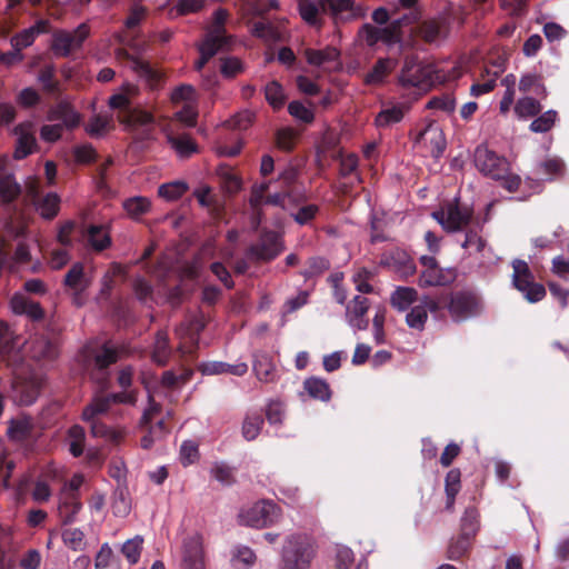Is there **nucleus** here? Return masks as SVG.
Masks as SVG:
<instances>
[{"mask_svg": "<svg viewBox=\"0 0 569 569\" xmlns=\"http://www.w3.org/2000/svg\"><path fill=\"white\" fill-rule=\"evenodd\" d=\"M406 112L405 104H391L382 108L375 118V124L377 128L385 129L395 123H399Z\"/></svg>", "mask_w": 569, "mask_h": 569, "instance_id": "393cba45", "label": "nucleus"}, {"mask_svg": "<svg viewBox=\"0 0 569 569\" xmlns=\"http://www.w3.org/2000/svg\"><path fill=\"white\" fill-rule=\"evenodd\" d=\"M472 540L473 538L465 537L463 533L451 538L447 548V558L453 561L460 560L470 550Z\"/></svg>", "mask_w": 569, "mask_h": 569, "instance_id": "72a5a7b5", "label": "nucleus"}, {"mask_svg": "<svg viewBox=\"0 0 569 569\" xmlns=\"http://www.w3.org/2000/svg\"><path fill=\"white\" fill-rule=\"evenodd\" d=\"M229 43V38L223 33L209 32L202 43L199 46V52H204L206 56L213 57L219 50Z\"/></svg>", "mask_w": 569, "mask_h": 569, "instance_id": "58836bf2", "label": "nucleus"}, {"mask_svg": "<svg viewBox=\"0 0 569 569\" xmlns=\"http://www.w3.org/2000/svg\"><path fill=\"white\" fill-rule=\"evenodd\" d=\"M211 475L223 486L234 482L233 469L226 463H216L211 469Z\"/></svg>", "mask_w": 569, "mask_h": 569, "instance_id": "338daca9", "label": "nucleus"}, {"mask_svg": "<svg viewBox=\"0 0 569 569\" xmlns=\"http://www.w3.org/2000/svg\"><path fill=\"white\" fill-rule=\"evenodd\" d=\"M131 510V502L126 485H118L113 492L112 511L116 517H126Z\"/></svg>", "mask_w": 569, "mask_h": 569, "instance_id": "e433bc0d", "label": "nucleus"}, {"mask_svg": "<svg viewBox=\"0 0 569 569\" xmlns=\"http://www.w3.org/2000/svg\"><path fill=\"white\" fill-rule=\"evenodd\" d=\"M433 67L421 63L417 56H406L399 74V84L406 89L428 90L433 82Z\"/></svg>", "mask_w": 569, "mask_h": 569, "instance_id": "7ed1b4c3", "label": "nucleus"}, {"mask_svg": "<svg viewBox=\"0 0 569 569\" xmlns=\"http://www.w3.org/2000/svg\"><path fill=\"white\" fill-rule=\"evenodd\" d=\"M68 436L71 439L69 447L70 453L73 457H80L83 453L84 429L79 425H74L68 430Z\"/></svg>", "mask_w": 569, "mask_h": 569, "instance_id": "4d7b16f0", "label": "nucleus"}, {"mask_svg": "<svg viewBox=\"0 0 569 569\" xmlns=\"http://www.w3.org/2000/svg\"><path fill=\"white\" fill-rule=\"evenodd\" d=\"M418 300V292L415 288L398 287L390 296L392 308L398 311H406L413 302Z\"/></svg>", "mask_w": 569, "mask_h": 569, "instance_id": "c756f323", "label": "nucleus"}, {"mask_svg": "<svg viewBox=\"0 0 569 569\" xmlns=\"http://www.w3.org/2000/svg\"><path fill=\"white\" fill-rule=\"evenodd\" d=\"M188 190V184L184 181H172L163 183L158 188V194L169 201L181 198Z\"/></svg>", "mask_w": 569, "mask_h": 569, "instance_id": "09e8293b", "label": "nucleus"}, {"mask_svg": "<svg viewBox=\"0 0 569 569\" xmlns=\"http://www.w3.org/2000/svg\"><path fill=\"white\" fill-rule=\"evenodd\" d=\"M298 11L301 19L312 27L320 28L322 26V19L320 17L322 12L321 0L315 2L312 0H298Z\"/></svg>", "mask_w": 569, "mask_h": 569, "instance_id": "a878e982", "label": "nucleus"}, {"mask_svg": "<svg viewBox=\"0 0 569 569\" xmlns=\"http://www.w3.org/2000/svg\"><path fill=\"white\" fill-rule=\"evenodd\" d=\"M219 177L221 180V187L227 193L234 194L241 189V179L230 169H222L219 172Z\"/></svg>", "mask_w": 569, "mask_h": 569, "instance_id": "680f3d73", "label": "nucleus"}, {"mask_svg": "<svg viewBox=\"0 0 569 569\" xmlns=\"http://www.w3.org/2000/svg\"><path fill=\"white\" fill-rule=\"evenodd\" d=\"M62 541L73 551H82L87 547L84 533L78 528L64 529L62 531Z\"/></svg>", "mask_w": 569, "mask_h": 569, "instance_id": "8fccbe9b", "label": "nucleus"}, {"mask_svg": "<svg viewBox=\"0 0 569 569\" xmlns=\"http://www.w3.org/2000/svg\"><path fill=\"white\" fill-rule=\"evenodd\" d=\"M243 71V63L236 57L221 58L220 72L224 78H233Z\"/></svg>", "mask_w": 569, "mask_h": 569, "instance_id": "69168bd1", "label": "nucleus"}, {"mask_svg": "<svg viewBox=\"0 0 569 569\" xmlns=\"http://www.w3.org/2000/svg\"><path fill=\"white\" fill-rule=\"evenodd\" d=\"M142 543L143 539L140 536H136L134 538L129 539L123 543L121 551L131 565H134L139 561Z\"/></svg>", "mask_w": 569, "mask_h": 569, "instance_id": "bf43d9fd", "label": "nucleus"}, {"mask_svg": "<svg viewBox=\"0 0 569 569\" xmlns=\"http://www.w3.org/2000/svg\"><path fill=\"white\" fill-rule=\"evenodd\" d=\"M316 555L312 540L307 535L296 533L286 539L278 569H309Z\"/></svg>", "mask_w": 569, "mask_h": 569, "instance_id": "f03ea898", "label": "nucleus"}, {"mask_svg": "<svg viewBox=\"0 0 569 569\" xmlns=\"http://www.w3.org/2000/svg\"><path fill=\"white\" fill-rule=\"evenodd\" d=\"M448 300L449 295H441L437 298L425 295L420 298L421 303L426 306L427 312L429 311L436 316L440 315L443 309H447Z\"/></svg>", "mask_w": 569, "mask_h": 569, "instance_id": "e2e57ef3", "label": "nucleus"}, {"mask_svg": "<svg viewBox=\"0 0 569 569\" xmlns=\"http://www.w3.org/2000/svg\"><path fill=\"white\" fill-rule=\"evenodd\" d=\"M519 90L521 92H532L537 97L543 99L547 97V89L537 73H526L519 80Z\"/></svg>", "mask_w": 569, "mask_h": 569, "instance_id": "c9c22d12", "label": "nucleus"}, {"mask_svg": "<svg viewBox=\"0 0 569 569\" xmlns=\"http://www.w3.org/2000/svg\"><path fill=\"white\" fill-rule=\"evenodd\" d=\"M536 171L547 180H553L565 174V162L559 158L547 159L537 164Z\"/></svg>", "mask_w": 569, "mask_h": 569, "instance_id": "a19ab883", "label": "nucleus"}, {"mask_svg": "<svg viewBox=\"0 0 569 569\" xmlns=\"http://www.w3.org/2000/svg\"><path fill=\"white\" fill-rule=\"evenodd\" d=\"M170 355L171 349L169 346L168 333L166 331L159 330L156 333L152 360L159 366H164L168 362Z\"/></svg>", "mask_w": 569, "mask_h": 569, "instance_id": "f704fd0d", "label": "nucleus"}, {"mask_svg": "<svg viewBox=\"0 0 569 569\" xmlns=\"http://www.w3.org/2000/svg\"><path fill=\"white\" fill-rule=\"evenodd\" d=\"M49 27L50 24L48 20L37 21L33 26L22 30L11 39L12 47H17L22 50L23 48L31 46L37 36L49 31Z\"/></svg>", "mask_w": 569, "mask_h": 569, "instance_id": "b1692460", "label": "nucleus"}, {"mask_svg": "<svg viewBox=\"0 0 569 569\" xmlns=\"http://www.w3.org/2000/svg\"><path fill=\"white\" fill-rule=\"evenodd\" d=\"M87 237L90 246L97 251H102L111 244V238L102 226L91 224Z\"/></svg>", "mask_w": 569, "mask_h": 569, "instance_id": "ea45409f", "label": "nucleus"}, {"mask_svg": "<svg viewBox=\"0 0 569 569\" xmlns=\"http://www.w3.org/2000/svg\"><path fill=\"white\" fill-rule=\"evenodd\" d=\"M512 284L520 291L525 299L530 303L541 301L546 296V288L533 281V274L525 260L515 259L512 261Z\"/></svg>", "mask_w": 569, "mask_h": 569, "instance_id": "39448f33", "label": "nucleus"}, {"mask_svg": "<svg viewBox=\"0 0 569 569\" xmlns=\"http://www.w3.org/2000/svg\"><path fill=\"white\" fill-rule=\"evenodd\" d=\"M415 142L423 143L426 147H429L431 156L436 159L440 158L447 148V141L442 130L433 123H429L419 132Z\"/></svg>", "mask_w": 569, "mask_h": 569, "instance_id": "2eb2a0df", "label": "nucleus"}, {"mask_svg": "<svg viewBox=\"0 0 569 569\" xmlns=\"http://www.w3.org/2000/svg\"><path fill=\"white\" fill-rule=\"evenodd\" d=\"M397 61L390 58H380L372 67V69L366 74L365 82L367 84H379L381 83L387 74L396 67Z\"/></svg>", "mask_w": 569, "mask_h": 569, "instance_id": "2f4dec72", "label": "nucleus"}, {"mask_svg": "<svg viewBox=\"0 0 569 569\" xmlns=\"http://www.w3.org/2000/svg\"><path fill=\"white\" fill-rule=\"evenodd\" d=\"M253 371L260 381H273L276 376V367L272 362V358L266 352L254 353Z\"/></svg>", "mask_w": 569, "mask_h": 569, "instance_id": "cd10ccee", "label": "nucleus"}, {"mask_svg": "<svg viewBox=\"0 0 569 569\" xmlns=\"http://www.w3.org/2000/svg\"><path fill=\"white\" fill-rule=\"evenodd\" d=\"M31 357L38 361L51 362L59 356V348L56 341L39 337L34 339L30 348Z\"/></svg>", "mask_w": 569, "mask_h": 569, "instance_id": "4be33fe9", "label": "nucleus"}, {"mask_svg": "<svg viewBox=\"0 0 569 569\" xmlns=\"http://www.w3.org/2000/svg\"><path fill=\"white\" fill-rule=\"evenodd\" d=\"M19 402L22 406H31L36 402L40 393V387L36 382H23L17 387Z\"/></svg>", "mask_w": 569, "mask_h": 569, "instance_id": "6e6d98bb", "label": "nucleus"}, {"mask_svg": "<svg viewBox=\"0 0 569 569\" xmlns=\"http://www.w3.org/2000/svg\"><path fill=\"white\" fill-rule=\"evenodd\" d=\"M284 250L282 237L274 230H261L256 243L246 250V257L256 262H269Z\"/></svg>", "mask_w": 569, "mask_h": 569, "instance_id": "20e7f679", "label": "nucleus"}, {"mask_svg": "<svg viewBox=\"0 0 569 569\" xmlns=\"http://www.w3.org/2000/svg\"><path fill=\"white\" fill-rule=\"evenodd\" d=\"M168 142L182 158H188L197 151L196 142L187 134L180 137L168 136Z\"/></svg>", "mask_w": 569, "mask_h": 569, "instance_id": "49530a36", "label": "nucleus"}, {"mask_svg": "<svg viewBox=\"0 0 569 569\" xmlns=\"http://www.w3.org/2000/svg\"><path fill=\"white\" fill-rule=\"evenodd\" d=\"M472 219V211L468 207H462L458 200L447 204V231L456 232L465 229Z\"/></svg>", "mask_w": 569, "mask_h": 569, "instance_id": "a211bd4d", "label": "nucleus"}, {"mask_svg": "<svg viewBox=\"0 0 569 569\" xmlns=\"http://www.w3.org/2000/svg\"><path fill=\"white\" fill-rule=\"evenodd\" d=\"M264 420L260 413L247 415L242 423V436L246 440H254L262 429Z\"/></svg>", "mask_w": 569, "mask_h": 569, "instance_id": "37998d69", "label": "nucleus"}, {"mask_svg": "<svg viewBox=\"0 0 569 569\" xmlns=\"http://www.w3.org/2000/svg\"><path fill=\"white\" fill-rule=\"evenodd\" d=\"M10 307L16 315H26L31 320H41L44 316L43 309L40 303L26 298L24 296L16 295L10 301Z\"/></svg>", "mask_w": 569, "mask_h": 569, "instance_id": "5701e85b", "label": "nucleus"}, {"mask_svg": "<svg viewBox=\"0 0 569 569\" xmlns=\"http://www.w3.org/2000/svg\"><path fill=\"white\" fill-rule=\"evenodd\" d=\"M204 6V0H178L176 6L170 9L171 18L186 16L200 11Z\"/></svg>", "mask_w": 569, "mask_h": 569, "instance_id": "5fc2aeb1", "label": "nucleus"}, {"mask_svg": "<svg viewBox=\"0 0 569 569\" xmlns=\"http://www.w3.org/2000/svg\"><path fill=\"white\" fill-rule=\"evenodd\" d=\"M182 569H204L202 537L199 533L183 540Z\"/></svg>", "mask_w": 569, "mask_h": 569, "instance_id": "ddd939ff", "label": "nucleus"}, {"mask_svg": "<svg viewBox=\"0 0 569 569\" xmlns=\"http://www.w3.org/2000/svg\"><path fill=\"white\" fill-rule=\"evenodd\" d=\"M457 278L456 269L440 268L438 264L420 273L418 284L421 288L443 287L451 284Z\"/></svg>", "mask_w": 569, "mask_h": 569, "instance_id": "dca6fc26", "label": "nucleus"}, {"mask_svg": "<svg viewBox=\"0 0 569 569\" xmlns=\"http://www.w3.org/2000/svg\"><path fill=\"white\" fill-rule=\"evenodd\" d=\"M288 112L290 116L305 123H311L315 119L312 110L307 108L300 101H291L288 104Z\"/></svg>", "mask_w": 569, "mask_h": 569, "instance_id": "0e129e2a", "label": "nucleus"}, {"mask_svg": "<svg viewBox=\"0 0 569 569\" xmlns=\"http://www.w3.org/2000/svg\"><path fill=\"white\" fill-rule=\"evenodd\" d=\"M81 508L82 503L80 502L79 497L76 495H64L58 507L59 517L61 518L62 523L69 525L73 522Z\"/></svg>", "mask_w": 569, "mask_h": 569, "instance_id": "7c9ffc66", "label": "nucleus"}, {"mask_svg": "<svg viewBox=\"0 0 569 569\" xmlns=\"http://www.w3.org/2000/svg\"><path fill=\"white\" fill-rule=\"evenodd\" d=\"M29 193L37 211L43 219L51 220L58 214L60 209V197L56 192H48L46 196L40 198L37 188L31 186L29 188Z\"/></svg>", "mask_w": 569, "mask_h": 569, "instance_id": "f3484780", "label": "nucleus"}, {"mask_svg": "<svg viewBox=\"0 0 569 569\" xmlns=\"http://www.w3.org/2000/svg\"><path fill=\"white\" fill-rule=\"evenodd\" d=\"M48 120H60L62 128L72 130L80 123V114L73 109L70 102L60 101L48 112Z\"/></svg>", "mask_w": 569, "mask_h": 569, "instance_id": "6ab92c4d", "label": "nucleus"}, {"mask_svg": "<svg viewBox=\"0 0 569 569\" xmlns=\"http://www.w3.org/2000/svg\"><path fill=\"white\" fill-rule=\"evenodd\" d=\"M150 207L151 202L146 197H133L123 202L124 210L133 219L146 214L150 210Z\"/></svg>", "mask_w": 569, "mask_h": 569, "instance_id": "de8ad7c7", "label": "nucleus"}, {"mask_svg": "<svg viewBox=\"0 0 569 569\" xmlns=\"http://www.w3.org/2000/svg\"><path fill=\"white\" fill-rule=\"evenodd\" d=\"M21 193V186L16 181L12 173L2 172L0 177V203L9 204Z\"/></svg>", "mask_w": 569, "mask_h": 569, "instance_id": "c85d7f7f", "label": "nucleus"}, {"mask_svg": "<svg viewBox=\"0 0 569 569\" xmlns=\"http://www.w3.org/2000/svg\"><path fill=\"white\" fill-rule=\"evenodd\" d=\"M118 352L116 349L108 347L104 345L99 352L94 356V365L97 368V372L94 375L101 388L107 387L108 381V371L107 369L112 363L117 362Z\"/></svg>", "mask_w": 569, "mask_h": 569, "instance_id": "aec40b11", "label": "nucleus"}, {"mask_svg": "<svg viewBox=\"0 0 569 569\" xmlns=\"http://www.w3.org/2000/svg\"><path fill=\"white\" fill-rule=\"evenodd\" d=\"M32 431V425L28 419H12L7 430V435L11 440L23 441Z\"/></svg>", "mask_w": 569, "mask_h": 569, "instance_id": "a18cd8bd", "label": "nucleus"}, {"mask_svg": "<svg viewBox=\"0 0 569 569\" xmlns=\"http://www.w3.org/2000/svg\"><path fill=\"white\" fill-rule=\"evenodd\" d=\"M251 34L263 41H277L279 40V32L274 26L270 22L257 21L253 23Z\"/></svg>", "mask_w": 569, "mask_h": 569, "instance_id": "864d4df0", "label": "nucleus"}, {"mask_svg": "<svg viewBox=\"0 0 569 569\" xmlns=\"http://www.w3.org/2000/svg\"><path fill=\"white\" fill-rule=\"evenodd\" d=\"M557 111L556 110H547L546 112L538 116L529 126V129L536 133H545L548 132L557 120Z\"/></svg>", "mask_w": 569, "mask_h": 569, "instance_id": "3c124183", "label": "nucleus"}, {"mask_svg": "<svg viewBox=\"0 0 569 569\" xmlns=\"http://www.w3.org/2000/svg\"><path fill=\"white\" fill-rule=\"evenodd\" d=\"M447 310L455 322L477 317L481 311L479 298L470 291H457L449 295Z\"/></svg>", "mask_w": 569, "mask_h": 569, "instance_id": "1a4fd4ad", "label": "nucleus"}, {"mask_svg": "<svg viewBox=\"0 0 569 569\" xmlns=\"http://www.w3.org/2000/svg\"><path fill=\"white\" fill-rule=\"evenodd\" d=\"M450 22L445 16L427 19L419 24V36L429 43L446 39L449 34Z\"/></svg>", "mask_w": 569, "mask_h": 569, "instance_id": "4468645a", "label": "nucleus"}, {"mask_svg": "<svg viewBox=\"0 0 569 569\" xmlns=\"http://www.w3.org/2000/svg\"><path fill=\"white\" fill-rule=\"evenodd\" d=\"M91 286V279L84 271L82 262H76L67 271L63 278L66 292L71 296L72 303L76 307H82L87 302L86 291Z\"/></svg>", "mask_w": 569, "mask_h": 569, "instance_id": "9d476101", "label": "nucleus"}, {"mask_svg": "<svg viewBox=\"0 0 569 569\" xmlns=\"http://www.w3.org/2000/svg\"><path fill=\"white\" fill-rule=\"evenodd\" d=\"M264 97L273 109L282 108L286 102L283 87L277 80H272L266 84Z\"/></svg>", "mask_w": 569, "mask_h": 569, "instance_id": "c03bdc74", "label": "nucleus"}, {"mask_svg": "<svg viewBox=\"0 0 569 569\" xmlns=\"http://www.w3.org/2000/svg\"><path fill=\"white\" fill-rule=\"evenodd\" d=\"M330 268V262L325 257H312L308 260V267L301 272L306 279L318 277Z\"/></svg>", "mask_w": 569, "mask_h": 569, "instance_id": "052dcab7", "label": "nucleus"}, {"mask_svg": "<svg viewBox=\"0 0 569 569\" xmlns=\"http://www.w3.org/2000/svg\"><path fill=\"white\" fill-rule=\"evenodd\" d=\"M427 319L428 313L426 310V306H423L420 300L419 305L412 307L411 310L406 316V322L408 327L416 330H423Z\"/></svg>", "mask_w": 569, "mask_h": 569, "instance_id": "603ef678", "label": "nucleus"}, {"mask_svg": "<svg viewBox=\"0 0 569 569\" xmlns=\"http://www.w3.org/2000/svg\"><path fill=\"white\" fill-rule=\"evenodd\" d=\"M257 560L254 551L247 546H236L232 552L231 561L237 569L251 568Z\"/></svg>", "mask_w": 569, "mask_h": 569, "instance_id": "79ce46f5", "label": "nucleus"}, {"mask_svg": "<svg viewBox=\"0 0 569 569\" xmlns=\"http://www.w3.org/2000/svg\"><path fill=\"white\" fill-rule=\"evenodd\" d=\"M479 511L476 507L469 506L465 509L460 519V533L475 539L480 529Z\"/></svg>", "mask_w": 569, "mask_h": 569, "instance_id": "473e14b6", "label": "nucleus"}, {"mask_svg": "<svg viewBox=\"0 0 569 569\" xmlns=\"http://www.w3.org/2000/svg\"><path fill=\"white\" fill-rule=\"evenodd\" d=\"M56 69L53 64L44 66L39 74L38 81L42 84V88L48 93H56L59 91V82L54 80Z\"/></svg>", "mask_w": 569, "mask_h": 569, "instance_id": "13d9d810", "label": "nucleus"}, {"mask_svg": "<svg viewBox=\"0 0 569 569\" xmlns=\"http://www.w3.org/2000/svg\"><path fill=\"white\" fill-rule=\"evenodd\" d=\"M36 128L32 121H23L13 128V134L17 137L13 158L22 160L32 154L37 148Z\"/></svg>", "mask_w": 569, "mask_h": 569, "instance_id": "f8f14e48", "label": "nucleus"}, {"mask_svg": "<svg viewBox=\"0 0 569 569\" xmlns=\"http://www.w3.org/2000/svg\"><path fill=\"white\" fill-rule=\"evenodd\" d=\"M254 119V113L250 110H243L234 114L227 121L228 127L236 130L248 129Z\"/></svg>", "mask_w": 569, "mask_h": 569, "instance_id": "774afa93", "label": "nucleus"}, {"mask_svg": "<svg viewBox=\"0 0 569 569\" xmlns=\"http://www.w3.org/2000/svg\"><path fill=\"white\" fill-rule=\"evenodd\" d=\"M473 162L479 172L493 180L505 178L509 171L507 159L490 150L486 144L476 147Z\"/></svg>", "mask_w": 569, "mask_h": 569, "instance_id": "423d86ee", "label": "nucleus"}, {"mask_svg": "<svg viewBox=\"0 0 569 569\" xmlns=\"http://www.w3.org/2000/svg\"><path fill=\"white\" fill-rule=\"evenodd\" d=\"M303 389L310 398L323 402H328L332 396L329 383L319 377L307 378L303 381Z\"/></svg>", "mask_w": 569, "mask_h": 569, "instance_id": "bb28decb", "label": "nucleus"}, {"mask_svg": "<svg viewBox=\"0 0 569 569\" xmlns=\"http://www.w3.org/2000/svg\"><path fill=\"white\" fill-rule=\"evenodd\" d=\"M325 14H329L336 24L363 18L367 9L356 4L355 0H321Z\"/></svg>", "mask_w": 569, "mask_h": 569, "instance_id": "9b49d317", "label": "nucleus"}, {"mask_svg": "<svg viewBox=\"0 0 569 569\" xmlns=\"http://www.w3.org/2000/svg\"><path fill=\"white\" fill-rule=\"evenodd\" d=\"M126 90V93H116L111 96L109 98V107L111 109L119 110L118 119L121 123L126 124L130 129L141 127L143 137L149 138L151 134L150 126L153 123V116L131 103L130 94L136 91L134 87L128 84Z\"/></svg>", "mask_w": 569, "mask_h": 569, "instance_id": "f257e3e1", "label": "nucleus"}, {"mask_svg": "<svg viewBox=\"0 0 569 569\" xmlns=\"http://www.w3.org/2000/svg\"><path fill=\"white\" fill-rule=\"evenodd\" d=\"M306 59L309 64L321 67L327 63H335L328 70H339L341 63L339 62L340 52L333 47H327L323 50L307 49L305 51Z\"/></svg>", "mask_w": 569, "mask_h": 569, "instance_id": "412c9836", "label": "nucleus"}, {"mask_svg": "<svg viewBox=\"0 0 569 569\" xmlns=\"http://www.w3.org/2000/svg\"><path fill=\"white\" fill-rule=\"evenodd\" d=\"M280 517V508L272 501L261 500L239 513L240 523L252 528L273 525Z\"/></svg>", "mask_w": 569, "mask_h": 569, "instance_id": "0eeeda50", "label": "nucleus"}, {"mask_svg": "<svg viewBox=\"0 0 569 569\" xmlns=\"http://www.w3.org/2000/svg\"><path fill=\"white\" fill-rule=\"evenodd\" d=\"M513 110L519 119H527L537 117L542 107L533 97H523L516 102Z\"/></svg>", "mask_w": 569, "mask_h": 569, "instance_id": "4c0bfd02", "label": "nucleus"}, {"mask_svg": "<svg viewBox=\"0 0 569 569\" xmlns=\"http://www.w3.org/2000/svg\"><path fill=\"white\" fill-rule=\"evenodd\" d=\"M90 34V28L87 23H80L73 32L67 30H57L52 33L50 48L54 56L67 58L73 50L82 47Z\"/></svg>", "mask_w": 569, "mask_h": 569, "instance_id": "6e6552de", "label": "nucleus"}]
</instances>
